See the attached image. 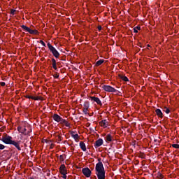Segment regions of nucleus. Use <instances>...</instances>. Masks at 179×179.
<instances>
[{"mask_svg": "<svg viewBox=\"0 0 179 179\" xmlns=\"http://www.w3.org/2000/svg\"><path fill=\"white\" fill-rule=\"evenodd\" d=\"M27 132H28V135L30 134V132H31V128H29V131H27Z\"/></svg>", "mask_w": 179, "mask_h": 179, "instance_id": "nucleus-42", "label": "nucleus"}, {"mask_svg": "<svg viewBox=\"0 0 179 179\" xmlns=\"http://www.w3.org/2000/svg\"><path fill=\"white\" fill-rule=\"evenodd\" d=\"M5 149V145L3 144H0V150H3Z\"/></svg>", "mask_w": 179, "mask_h": 179, "instance_id": "nucleus-30", "label": "nucleus"}, {"mask_svg": "<svg viewBox=\"0 0 179 179\" xmlns=\"http://www.w3.org/2000/svg\"><path fill=\"white\" fill-rule=\"evenodd\" d=\"M134 33H138V30L135 27L134 28Z\"/></svg>", "mask_w": 179, "mask_h": 179, "instance_id": "nucleus-41", "label": "nucleus"}, {"mask_svg": "<svg viewBox=\"0 0 179 179\" xmlns=\"http://www.w3.org/2000/svg\"><path fill=\"white\" fill-rule=\"evenodd\" d=\"M99 163L95 166V174L98 179H106V170L101 162V159H99Z\"/></svg>", "mask_w": 179, "mask_h": 179, "instance_id": "nucleus-1", "label": "nucleus"}, {"mask_svg": "<svg viewBox=\"0 0 179 179\" xmlns=\"http://www.w3.org/2000/svg\"><path fill=\"white\" fill-rule=\"evenodd\" d=\"M71 138H73V139L76 141V142H78V139H79V134H72Z\"/></svg>", "mask_w": 179, "mask_h": 179, "instance_id": "nucleus-21", "label": "nucleus"}, {"mask_svg": "<svg viewBox=\"0 0 179 179\" xmlns=\"http://www.w3.org/2000/svg\"><path fill=\"white\" fill-rule=\"evenodd\" d=\"M0 85H1V86H5V85H6V84L5 83V82H1Z\"/></svg>", "mask_w": 179, "mask_h": 179, "instance_id": "nucleus-37", "label": "nucleus"}, {"mask_svg": "<svg viewBox=\"0 0 179 179\" xmlns=\"http://www.w3.org/2000/svg\"><path fill=\"white\" fill-rule=\"evenodd\" d=\"M59 172L61 174H65L68 173V171L66 170L65 167V164H62L59 167Z\"/></svg>", "mask_w": 179, "mask_h": 179, "instance_id": "nucleus-13", "label": "nucleus"}, {"mask_svg": "<svg viewBox=\"0 0 179 179\" xmlns=\"http://www.w3.org/2000/svg\"><path fill=\"white\" fill-rule=\"evenodd\" d=\"M45 142L46 143H51V141H47V140H45Z\"/></svg>", "mask_w": 179, "mask_h": 179, "instance_id": "nucleus-43", "label": "nucleus"}, {"mask_svg": "<svg viewBox=\"0 0 179 179\" xmlns=\"http://www.w3.org/2000/svg\"><path fill=\"white\" fill-rule=\"evenodd\" d=\"M138 157L141 159H145L146 157V155L143 152H141L140 155H138Z\"/></svg>", "mask_w": 179, "mask_h": 179, "instance_id": "nucleus-24", "label": "nucleus"}, {"mask_svg": "<svg viewBox=\"0 0 179 179\" xmlns=\"http://www.w3.org/2000/svg\"><path fill=\"white\" fill-rule=\"evenodd\" d=\"M11 145H13V146H15V148H16L17 150L19 151L22 150V148H20V141H13V142L11 143Z\"/></svg>", "mask_w": 179, "mask_h": 179, "instance_id": "nucleus-10", "label": "nucleus"}, {"mask_svg": "<svg viewBox=\"0 0 179 179\" xmlns=\"http://www.w3.org/2000/svg\"><path fill=\"white\" fill-rule=\"evenodd\" d=\"M48 49L50 50V52H52V55H54L56 58H59V53L58 52V50H57V49H55L54 48V46H52L51 45V43H48Z\"/></svg>", "mask_w": 179, "mask_h": 179, "instance_id": "nucleus-3", "label": "nucleus"}, {"mask_svg": "<svg viewBox=\"0 0 179 179\" xmlns=\"http://www.w3.org/2000/svg\"><path fill=\"white\" fill-rule=\"evenodd\" d=\"M164 111L166 113V114H170V109H169L167 107H164Z\"/></svg>", "mask_w": 179, "mask_h": 179, "instance_id": "nucleus-26", "label": "nucleus"}, {"mask_svg": "<svg viewBox=\"0 0 179 179\" xmlns=\"http://www.w3.org/2000/svg\"><path fill=\"white\" fill-rule=\"evenodd\" d=\"M148 47H150V45H148Z\"/></svg>", "mask_w": 179, "mask_h": 179, "instance_id": "nucleus-44", "label": "nucleus"}, {"mask_svg": "<svg viewBox=\"0 0 179 179\" xmlns=\"http://www.w3.org/2000/svg\"><path fill=\"white\" fill-rule=\"evenodd\" d=\"M21 27L24 30V31H27V33H29V34H38V31H37V29H31L26 25H21Z\"/></svg>", "mask_w": 179, "mask_h": 179, "instance_id": "nucleus-2", "label": "nucleus"}, {"mask_svg": "<svg viewBox=\"0 0 179 179\" xmlns=\"http://www.w3.org/2000/svg\"><path fill=\"white\" fill-rule=\"evenodd\" d=\"M103 140L101 138H99L94 143V148L97 149V148H100L101 145H103Z\"/></svg>", "mask_w": 179, "mask_h": 179, "instance_id": "nucleus-12", "label": "nucleus"}, {"mask_svg": "<svg viewBox=\"0 0 179 179\" xmlns=\"http://www.w3.org/2000/svg\"><path fill=\"white\" fill-rule=\"evenodd\" d=\"M155 113L159 118H163V112H162V110L160 109H156Z\"/></svg>", "mask_w": 179, "mask_h": 179, "instance_id": "nucleus-16", "label": "nucleus"}, {"mask_svg": "<svg viewBox=\"0 0 179 179\" xmlns=\"http://www.w3.org/2000/svg\"><path fill=\"white\" fill-rule=\"evenodd\" d=\"M54 78H55V79H58L59 78V73H57L54 76Z\"/></svg>", "mask_w": 179, "mask_h": 179, "instance_id": "nucleus-33", "label": "nucleus"}, {"mask_svg": "<svg viewBox=\"0 0 179 179\" xmlns=\"http://www.w3.org/2000/svg\"><path fill=\"white\" fill-rule=\"evenodd\" d=\"M66 174H68V173H62V175L63 176V178L64 179H66Z\"/></svg>", "mask_w": 179, "mask_h": 179, "instance_id": "nucleus-35", "label": "nucleus"}, {"mask_svg": "<svg viewBox=\"0 0 179 179\" xmlns=\"http://www.w3.org/2000/svg\"><path fill=\"white\" fill-rule=\"evenodd\" d=\"M101 29H102V28H101V26H100V25L98 26V30H99V31H100L101 30Z\"/></svg>", "mask_w": 179, "mask_h": 179, "instance_id": "nucleus-40", "label": "nucleus"}, {"mask_svg": "<svg viewBox=\"0 0 179 179\" xmlns=\"http://www.w3.org/2000/svg\"><path fill=\"white\" fill-rule=\"evenodd\" d=\"M15 12H16V10H14V9H12V10H10V14L11 15H15Z\"/></svg>", "mask_w": 179, "mask_h": 179, "instance_id": "nucleus-32", "label": "nucleus"}, {"mask_svg": "<svg viewBox=\"0 0 179 179\" xmlns=\"http://www.w3.org/2000/svg\"><path fill=\"white\" fill-rule=\"evenodd\" d=\"M54 121H56V122H60L62 117L59 116L58 114H54L52 117Z\"/></svg>", "mask_w": 179, "mask_h": 179, "instance_id": "nucleus-14", "label": "nucleus"}, {"mask_svg": "<svg viewBox=\"0 0 179 179\" xmlns=\"http://www.w3.org/2000/svg\"><path fill=\"white\" fill-rule=\"evenodd\" d=\"M59 122H61L62 124H65V123L66 122V120L65 119H63V118L62 117V119H61V120H60Z\"/></svg>", "mask_w": 179, "mask_h": 179, "instance_id": "nucleus-29", "label": "nucleus"}, {"mask_svg": "<svg viewBox=\"0 0 179 179\" xmlns=\"http://www.w3.org/2000/svg\"><path fill=\"white\" fill-rule=\"evenodd\" d=\"M54 148V144L51 143L50 149H53Z\"/></svg>", "mask_w": 179, "mask_h": 179, "instance_id": "nucleus-39", "label": "nucleus"}, {"mask_svg": "<svg viewBox=\"0 0 179 179\" xmlns=\"http://www.w3.org/2000/svg\"><path fill=\"white\" fill-rule=\"evenodd\" d=\"M84 107L83 108V113L84 114L87 115L89 113L87 112L89 110V107H90V103L87 101H85L83 104Z\"/></svg>", "mask_w": 179, "mask_h": 179, "instance_id": "nucleus-6", "label": "nucleus"}, {"mask_svg": "<svg viewBox=\"0 0 179 179\" xmlns=\"http://www.w3.org/2000/svg\"><path fill=\"white\" fill-rule=\"evenodd\" d=\"M106 142H113L114 141V137L110 134H108L106 136Z\"/></svg>", "mask_w": 179, "mask_h": 179, "instance_id": "nucleus-15", "label": "nucleus"}, {"mask_svg": "<svg viewBox=\"0 0 179 179\" xmlns=\"http://www.w3.org/2000/svg\"><path fill=\"white\" fill-rule=\"evenodd\" d=\"M157 178H159V179H163V178H164V176L160 172H159V173H157Z\"/></svg>", "mask_w": 179, "mask_h": 179, "instance_id": "nucleus-25", "label": "nucleus"}, {"mask_svg": "<svg viewBox=\"0 0 179 179\" xmlns=\"http://www.w3.org/2000/svg\"><path fill=\"white\" fill-rule=\"evenodd\" d=\"M39 43L43 45V47H45V43H44V41H40Z\"/></svg>", "mask_w": 179, "mask_h": 179, "instance_id": "nucleus-36", "label": "nucleus"}, {"mask_svg": "<svg viewBox=\"0 0 179 179\" xmlns=\"http://www.w3.org/2000/svg\"><path fill=\"white\" fill-rule=\"evenodd\" d=\"M102 89H103L105 92H109L110 93H117V90L110 85H103Z\"/></svg>", "mask_w": 179, "mask_h": 179, "instance_id": "nucleus-5", "label": "nucleus"}, {"mask_svg": "<svg viewBox=\"0 0 179 179\" xmlns=\"http://www.w3.org/2000/svg\"><path fill=\"white\" fill-rule=\"evenodd\" d=\"M17 129L19 132H20V134H22L23 135H29V132H27V129H26V127L18 126Z\"/></svg>", "mask_w": 179, "mask_h": 179, "instance_id": "nucleus-8", "label": "nucleus"}, {"mask_svg": "<svg viewBox=\"0 0 179 179\" xmlns=\"http://www.w3.org/2000/svg\"><path fill=\"white\" fill-rule=\"evenodd\" d=\"M52 68L55 69V71H58V68H57V61L55 60V59L52 58Z\"/></svg>", "mask_w": 179, "mask_h": 179, "instance_id": "nucleus-18", "label": "nucleus"}, {"mask_svg": "<svg viewBox=\"0 0 179 179\" xmlns=\"http://www.w3.org/2000/svg\"><path fill=\"white\" fill-rule=\"evenodd\" d=\"M26 99H31V100H40V97L38 96H33L30 95H26L25 96Z\"/></svg>", "mask_w": 179, "mask_h": 179, "instance_id": "nucleus-19", "label": "nucleus"}, {"mask_svg": "<svg viewBox=\"0 0 179 179\" xmlns=\"http://www.w3.org/2000/svg\"><path fill=\"white\" fill-rule=\"evenodd\" d=\"M64 125H66V127H71V124H69V122H68V121H66L64 124Z\"/></svg>", "mask_w": 179, "mask_h": 179, "instance_id": "nucleus-34", "label": "nucleus"}, {"mask_svg": "<svg viewBox=\"0 0 179 179\" xmlns=\"http://www.w3.org/2000/svg\"><path fill=\"white\" fill-rule=\"evenodd\" d=\"M80 148L83 152H86V144L83 141L80 142Z\"/></svg>", "mask_w": 179, "mask_h": 179, "instance_id": "nucleus-17", "label": "nucleus"}, {"mask_svg": "<svg viewBox=\"0 0 179 179\" xmlns=\"http://www.w3.org/2000/svg\"><path fill=\"white\" fill-rule=\"evenodd\" d=\"M103 62H104V60H103V59L98 60V61L96 62V66H100V65H101V64H103Z\"/></svg>", "mask_w": 179, "mask_h": 179, "instance_id": "nucleus-22", "label": "nucleus"}, {"mask_svg": "<svg viewBox=\"0 0 179 179\" xmlns=\"http://www.w3.org/2000/svg\"><path fill=\"white\" fill-rule=\"evenodd\" d=\"M0 50H1V47H0Z\"/></svg>", "mask_w": 179, "mask_h": 179, "instance_id": "nucleus-46", "label": "nucleus"}, {"mask_svg": "<svg viewBox=\"0 0 179 179\" xmlns=\"http://www.w3.org/2000/svg\"><path fill=\"white\" fill-rule=\"evenodd\" d=\"M76 134V131H70L71 136H72V135H75Z\"/></svg>", "mask_w": 179, "mask_h": 179, "instance_id": "nucleus-31", "label": "nucleus"}, {"mask_svg": "<svg viewBox=\"0 0 179 179\" xmlns=\"http://www.w3.org/2000/svg\"><path fill=\"white\" fill-rule=\"evenodd\" d=\"M137 30H141V26H137L135 27Z\"/></svg>", "mask_w": 179, "mask_h": 179, "instance_id": "nucleus-38", "label": "nucleus"}, {"mask_svg": "<svg viewBox=\"0 0 179 179\" xmlns=\"http://www.w3.org/2000/svg\"><path fill=\"white\" fill-rule=\"evenodd\" d=\"M57 157H59L58 155H56Z\"/></svg>", "mask_w": 179, "mask_h": 179, "instance_id": "nucleus-45", "label": "nucleus"}, {"mask_svg": "<svg viewBox=\"0 0 179 179\" xmlns=\"http://www.w3.org/2000/svg\"><path fill=\"white\" fill-rule=\"evenodd\" d=\"M12 139V136L6 134V136L2 137L1 141L3 143H6V145H12V142L13 141Z\"/></svg>", "mask_w": 179, "mask_h": 179, "instance_id": "nucleus-4", "label": "nucleus"}, {"mask_svg": "<svg viewBox=\"0 0 179 179\" xmlns=\"http://www.w3.org/2000/svg\"><path fill=\"white\" fill-rule=\"evenodd\" d=\"M120 78L122 80H124V82H129V79H128V77L125 76H120Z\"/></svg>", "mask_w": 179, "mask_h": 179, "instance_id": "nucleus-20", "label": "nucleus"}, {"mask_svg": "<svg viewBox=\"0 0 179 179\" xmlns=\"http://www.w3.org/2000/svg\"><path fill=\"white\" fill-rule=\"evenodd\" d=\"M91 101H94L98 104V106H103V103H101V101L100 99L96 97V96H90Z\"/></svg>", "mask_w": 179, "mask_h": 179, "instance_id": "nucleus-9", "label": "nucleus"}, {"mask_svg": "<svg viewBox=\"0 0 179 179\" xmlns=\"http://www.w3.org/2000/svg\"><path fill=\"white\" fill-rule=\"evenodd\" d=\"M99 125L103 128H107V127H108V121H107V120H103L99 122Z\"/></svg>", "mask_w": 179, "mask_h": 179, "instance_id": "nucleus-11", "label": "nucleus"}, {"mask_svg": "<svg viewBox=\"0 0 179 179\" xmlns=\"http://www.w3.org/2000/svg\"><path fill=\"white\" fill-rule=\"evenodd\" d=\"M172 148L175 149H179V144H172Z\"/></svg>", "mask_w": 179, "mask_h": 179, "instance_id": "nucleus-27", "label": "nucleus"}, {"mask_svg": "<svg viewBox=\"0 0 179 179\" xmlns=\"http://www.w3.org/2000/svg\"><path fill=\"white\" fill-rule=\"evenodd\" d=\"M57 141H58L57 143H59V142H61V141H62V136H58Z\"/></svg>", "mask_w": 179, "mask_h": 179, "instance_id": "nucleus-28", "label": "nucleus"}, {"mask_svg": "<svg viewBox=\"0 0 179 179\" xmlns=\"http://www.w3.org/2000/svg\"><path fill=\"white\" fill-rule=\"evenodd\" d=\"M82 173H83V174H84V176L85 177H87V178H89V177H90V176H92V171H90V169L87 167L83 168L82 169Z\"/></svg>", "mask_w": 179, "mask_h": 179, "instance_id": "nucleus-7", "label": "nucleus"}, {"mask_svg": "<svg viewBox=\"0 0 179 179\" xmlns=\"http://www.w3.org/2000/svg\"><path fill=\"white\" fill-rule=\"evenodd\" d=\"M64 156L66 157V155H62L59 156V161L61 163H64V162L65 161V158H64Z\"/></svg>", "mask_w": 179, "mask_h": 179, "instance_id": "nucleus-23", "label": "nucleus"}]
</instances>
